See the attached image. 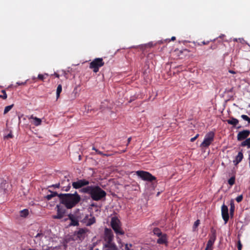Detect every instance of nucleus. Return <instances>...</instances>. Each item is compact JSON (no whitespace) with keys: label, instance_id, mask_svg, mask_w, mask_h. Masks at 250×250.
<instances>
[{"label":"nucleus","instance_id":"f257e3e1","mask_svg":"<svg viewBox=\"0 0 250 250\" xmlns=\"http://www.w3.org/2000/svg\"><path fill=\"white\" fill-rule=\"evenodd\" d=\"M60 203L67 209H71L76 206L81 200V196L75 191L74 193H60L58 195Z\"/></svg>","mask_w":250,"mask_h":250},{"label":"nucleus","instance_id":"f03ea898","mask_svg":"<svg viewBox=\"0 0 250 250\" xmlns=\"http://www.w3.org/2000/svg\"><path fill=\"white\" fill-rule=\"evenodd\" d=\"M82 193L88 194L91 199L96 201L101 200L106 196V192L98 186H88L80 190Z\"/></svg>","mask_w":250,"mask_h":250},{"label":"nucleus","instance_id":"7ed1b4c3","mask_svg":"<svg viewBox=\"0 0 250 250\" xmlns=\"http://www.w3.org/2000/svg\"><path fill=\"white\" fill-rule=\"evenodd\" d=\"M104 65V62L102 58H96L89 63V68L91 69L94 73H97L99 68Z\"/></svg>","mask_w":250,"mask_h":250},{"label":"nucleus","instance_id":"20e7f679","mask_svg":"<svg viewBox=\"0 0 250 250\" xmlns=\"http://www.w3.org/2000/svg\"><path fill=\"white\" fill-rule=\"evenodd\" d=\"M215 134L213 131L207 133L204 138L203 142L200 145L202 148H208L214 141Z\"/></svg>","mask_w":250,"mask_h":250},{"label":"nucleus","instance_id":"39448f33","mask_svg":"<svg viewBox=\"0 0 250 250\" xmlns=\"http://www.w3.org/2000/svg\"><path fill=\"white\" fill-rule=\"evenodd\" d=\"M136 174L144 181L151 182L156 180V178L147 171L138 170L136 171Z\"/></svg>","mask_w":250,"mask_h":250},{"label":"nucleus","instance_id":"423d86ee","mask_svg":"<svg viewBox=\"0 0 250 250\" xmlns=\"http://www.w3.org/2000/svg\"><path fill=\"white\" fill-rule=\"evenodd\" d=\"M120 220L116 217H112L111 221V226L117 235H123L124 231L121 229Z\"/></svg>","mask_w":250,"mask_h":250},{"label":"nucleus","instance_id":"0eeeda50","mask_svg":"<svg viewBox=\"0 0 250 250\" xmlns=\"http://www.w3.org/2000/svg\"><path fill=\"white\" fill-rule=\"evenodd\" d=\"M89 182L84 179L78 180L76 182H73L72 183V186L75 189H79L84 188V187L88 186Z\"/></svg>","mask_w":250,"mask_h":250},{"label":"nucleus","instance_id":"6e6552de","mask_svg":"<svg viewBox=\"0 0 250 250\" xmlns=\"http://www.w3.org/2000/svg\"><path fill=\"white\" fill-rule=\"evenodd\" d=\"M87 230L86 229H79L78 230L74 233V239L76 240H83L85 238Z\"/></svg>","mask_w":250,"mask_h":250},{"label":"nucleus","instance_id":"1a4fd4ad","mask_svg":"<svg viewBox=\"0 0 250 250\" xmlns=\"http://www.w3.org/2000/svg\"><path fill=\"white\" fill-rule=\"evenodd\" d=\"M211 234L209 235V239L208 241L206 248L210 249V250H212V246L216 238V230L212 229L211 230Z\"/></svg>","mask_w":250,"mask_h":250},{"label":"nucleus","instance_id":"9d476101","mask_svg":"<svg viewBox=\"0 0 250 250\" xmlns=\"http://www.w3.org/2000/svg\"><path fill=\"white\" fill-rule=\"evenodd\" d=\"M61 189L63 191H69L71 188V183L68 178L65 177L61 182Z\"/></svg>","mask_w":250,"mask_h":250},{"label":"nucleus","instance_id":"9b49d317","mask_svg":"<svg viewBox=\"0 0 250 250\" xmlns=\"http://www.w3.org/2000/svg\"><path fill=\"white\" fill-rule=\"evenodd\" d=\"M114 235L111 229L105 228L104 229V241L105 243L113 241Z\"/></svg>","mask_w":250,"mask_h":250},{"label":"nucleus","instance_id":"f8f14e48","mask_svg":"<svg viewBox=\"0 0 250 250\" xmlns=\"http://www.w3.org/2000/svg\"><path fill=\"white\" fill-rule=\"evenodd\" d=\"M221 213L222 218L225 222V223L226 224L229 219V215L228 213V207L225 204H223L222 206Z\"/></svg>","mask_w":250,"mask_h":250},{"label":"nucleus","instance_id":"ddd939ff","mask_svg":"<svg viewBox=\"0 0 250 250\" xmlns=\"http://www.w3.org/2000/svg\"><path fill=\"white\" fill-rule=\"evenodd\" d=\"M250 135V131L249 130H243L237 134V139L238 141L246 140Z\"/></svg>","mask_w":250,"mask_h":250},{"label":"nucleus","instance_id":"4468645a","mask_svg":"<svg viewBox=\"0 0 250 250\" xmlns=\"http://www.w3.org/2000/svg\"><path fill=\"white\" fill-rule=\"evenodd\" d=\"M56 208L57 209V215L53 216V218L54 219H61L63 217L64 214L65 213V210L60 205H57Z\"/></svg>","mask_w":250,"mask_h":250},{"label":"nucleus","instance_id":"2eb2a0df","mask_svg":"<svg viewBox=\"0 0 250 250\" xmlns=\"http://www.w3.org/2000/svg\"><path fill=\"white\" fill-rule=\"evenodd\" d=\"M8 185L6 180L0 179V193L4 194Z\"/></svg>","mask_w":250,"mask_h":250},{"label":"nucleus","instance_id":"dca6fc26","mask_svg":"<svg viewBox=\"0 0 250 250\" xmlns=\"http://www.w3.org/2000/svg\"><path fill=\"white\" fill-rule=\"evenodd\" d=\"M104 247L106 249V250H117L118 248L115 244L112 242L106 243L104 244Z\"/></svg>","mask_w":250,"mask_h":250},{"label":"nucleus","instance_id":"f3484780","mask_svg":"<svg viewBox=\"0 0 250 250\" xmlns=\"http://www.w3.org/2000/svg\"><path fill=\"white\" fill-rule=\"evenodd\" d=\"M243 158V154L242 151L238 152L237 155L235 157V160H233V162L234 165H237L239 163L241 162Z\"/></svg>","mask_w":250,"mask_h":250},{"label":"nucleus","instance_id":"a211bd4d","mask_svg":"<svg viewBox=\"0 0 250 250\" xmlns=\"http://www.w3.org/2000/svg\"><path fill=\"white\" fill-rule=\"evenodd\" d=\"M68 217L71 221V223L70 224V226H78L79 225V222L78 219L75 218L73 215L70 214L68 215Z\"/></svg>","mask_w":250,"mask_h":250},{"label":"nucleus","instance_id":"6ab92c4d","mask_svg":"<svg viewBox=\"0 0 250 250\" xmlns=\"http://www.w3.org/2000/svg\"><path fill=\"white\" fill-rule=\"evenodd\" d=\"M89 216L90 215H89L88 214L83 213L81 215L78 216V218L81 222L86 225L87 221L88 220V219Z\"/></svg>","mask_w":250,"mask_h":250},{"label":"nucleus","instance_id":"aec40b11","mask_svg":"<svg viewBox=\"0 0 250 250\" xmlns=\"http://www.w3.org/2000/svg\"><path fill=\"white\" fill-rule=\"evenodd\" d=\"M226 121L228 124L232 125L233 126H236V125L239 123L238 120L234 118L233 117H230V119L227 120Z\"/></svg>","mask_w":250,"mask_h":250},{"label":"nucleus","instance_id":"412c9836","mask_svg":"<svg viewBox=\"0 0 250 250\" xmlns=\"http://www.w3.org/2000/svg\"><path fill=\"white\" fill-rule=\"evenodd\" d=\"M157 239V243L159 244H164L167 242V235L164 234Z\"/></svg>","mask_w":250,"mask_h":250},{"label":"nucleus","instance_id":"4be33fe9","mask_svg":"<svg viewBox=\"0 0 250 250\" xmlns=\"http://www.w3.org/2000/svg\"><path fill=\"white\" fill-rule=\"evenodd\" d=\"M49 191L51 192V194H48L45 197V198L46 200L49 201V200H50L54 197H55L57 196L58 197V195H59V194H58L57 192L51 191L50 190H49Z\"/></svg>","mask_w":250,"mask_h":250},{"label":"nucleus","instance_id":"5701e85b","mask_svg":"<svg viewBox=\"0 0 250 250\" xmlns=\"http://www.w3.org/2000/svg\"><path fill=\"white\" fill-rule=\"evenodd\" d=\"M30 119H32L34 120L33 124L36 126H38L41 124L42 120L41 119L34 117L33 115L31 116Z\"/></svg>","mask_w":250,"mask_h":250},{"label":"nucleus","instance_id":"b1692460","mask_svg":"<svg viewBox=\"0 0 250 250\" xmlns=\"http://www.w3.org/2000/svg\"><path fill=\"white\" fill-rule=\"evenodd\" d=\"M95 217L93 216L92 215H90V216L89 217L88 220L87 221L86 226H89L94 223H95Z\"/></svg>","mask_w":250,"mask_h":250},{"label":"nucleus","instance_id":"393cba45","mask_svg":"<svg viewBox=\"0 0 250 250\" xmlns=\"http://www.w3.org/2000/svg\"><path fill=\"white\" fill-rule=\"evenodd\" d=\"M241 146H247V148H250V138H247L244 141H243L241 144Z\"/></svg>","mask_w":250,"mask_h":250},{"label":"nucleus","instance_id":"a878e982","mask_svg":"<svg viewBox=\"0 0 250 250\" xmlns=\"http://www.w3.org/2000/svg\"><path fill=\"white\" fill-rule=\"evenodd\" d=\"M62 91V86L61 84H59L57 86V90H56V97L57 99H58L60 96V93Z\"/></svg>","mask_w":250,"mask_h":250},{"label":"nucleus","instance_id":"bb28decb","mask_svg":"<svg viewBox=\"0 0 250 250\" xmlns=\"http://www.w3.org/2000/svg\"><path fill=\"white\" fill-rule=\"evenodd\" d=\"M153 232L154 234L157 235L158 237H160L161 235H163L161 230L158 228H154L153 230Z\"/></svg>","mask_w":250,"mask_h":250},{"label":"nucleus","instance_id":"cd10ccee","mask_svg":"<svg viewBox=\"0 0 250 250\" xmlns=\"http://www.w3.org/2000/svg\"><path fill=\"white\" fill-rule=\"evenodd\" d=\"M230 205V215L231 216H233L235 208L234 204L233 201H231Z\"/></svg>","mask_w":250,"mask_h":250},{"label":"nucleus","instance_id":"c85d7f7f","mask_svg":"<svg viewBox=\"0 0 250 250\" xmlns=\"http://www.w3.org/2000/svg\"><path fill=\"white\" fill-rule=\"evenodd\" d=\"M29 211L27 209H24L20 211V215L21 217H26L28 215Z\"/></svg>","mask_w":250,"mask_h":250},{"label":"nucleus","instance_id":"c756f323","mask_svg":"<svg viewBox=\"0 0 250 250\" xmlns=\"http://www.w3.org/2000/svg\"><path fill=\"white\" fill-rule=\"evenodd\" d=\"M14 106V104L6 106L4 108L3 114H7Z\"/></svg>","mask_w":250,"mask_h":250},{"label":"nucleus","instance_id":"7c9ffc66","mask_svg":"<svg viewBox=\"0 0 250 250\" xmlns=\"http://www.w3.org/2000/svg\"><path fill=\"white\" fill-rule=\"evenodd\" d=\"M235 178L234 176H232L230 178H229L228 180V183L229 185L230 186H232L235 183Z\"/></svg>","mask_w":250,"mask_h":250},{"label":"nucleus","instance_id":"2f4dec72","mask_svg":"<svg viewBox=\"0 0 250 250\" xmlns=\"http://www.w3.org/2000/svg\"><path fill=\"white\" fill-rule=\"evenodd\" d=\"M241 117L243 120L248 121L249 124H250V118H249L247 115H242L241 116Z\"/></svg>","mask_w":250,"mask_h":250},{"label":"nucleus","instance_id":"473e14b6","mask_svg":"<svg viewBox=\"0 0 250 250\" xmlns=\"http://www.w3.org/2000/svg\"><path fill=\"white\" fill-rule=\"evenodd\" d=\"M44 235V234L42 232L41 230H40V231L37 234V235L35 236V237L36 238H37L38 237L42 238ZM41 240V239H40V240Z\"/></svg>","mask_w":250,"mask_h":250},{"label":"nucleus","instance_id":"72a5a7b5","mask_svg":"<svg viewBox=\"0 0 250 250\" xmlns=\"http://www.w3.org/2000/svg\"><path fill=\"white\" fill-rule=\"evenodd\" d=\"M44 75L48 76V74H46V73L44 74V75H42V74H39V75H38V78L39 80H41V81H43L44 80Z\"/></svg>","mask_w":250,"mask_h":250},{"label":"nucleus","instance_id":"f704fd0d","mask_svg":"<svg viewBox=\"0 0 250 250\" xmlns=\"http://www.w3.org/2000/svg\"><path fill=\"white\" fill-rule=\"evenodd\" d=\"M92 149L95 150L96 152L98 154H100L101 155H102V156H106L107 155L106 154H105L103 153L102 151H99V150L97 149L95 147H92Z\"/></svg>","mask_w":250,"mask_h":250},{"label":"nucleus","instance_id":"c9c22d12","mask_svg":"<svg viewBox=\"0 0 250 250\" xmlns=\"http://www.w3.org/2000/svg\"><path fill=\"white\" fill-rule=\"evenodd\" d=\"M1 93L3 94L2 95V97H3V100H5L7 98V95L6 93V91L5 90H1Z\"/></svg>","mask_w":250,"mask_h":250},{"label":"nucleus","instance_id":"e433bc0d","mask_svg":"<svg viewBox=\"0 0 250 250\" xmlns=\"http://www.w3.org/2000/svg\"><path fill=\"white\" fill-rule=\"evenodd\" d=\"M243 195H239L238 196H237L236 198V201L238 202V203H239L240 202H241L243 200Z\"/></svg>","mask_w":250,"mask_h":250},{"label":"nucleus","instance_id":"4c0bfd02","mask_svg":"<svg viewBox=\"0 0 250 250\" xmlns=\"http://www.w3.org/2000/svg\"><path fill=\"white\" fill-rule=\"evenodd\" d=\"M242 245L241 244L240 240H239L237 243L238 250H242Z\"/></svg>","mask_w":250,"mask_h":250},{"label":"nucleus","instance_id":"58836bf2","mask_svg":"<svg viewBox=\"0 0 250 250\" xmlns=\"http://www.w3.org/2000/svg\"><path fill=\"white\" fill-rule=\"evenodd\" d=\"M200 224V220H197L194 223L193 228H197Z\"/></svg>","mask_w":250,"mask_h":250},{"label":"nucleus","instance_id":"ea45409f","mask_svg":"<svg viewBox=\"0 0 250 250\" xmlns=\"http://www.w3.org/2000/svg\"><path fill=\"white\" fill-rule=\"evenodd\" d=\"M51 187H54L55 188H61V183L60 182L58 184L53 185Z\"/></svg>","mask_w":250,"mask_h":250},{"label":"nucleus","instance_id":"a19ab883","mask_svg":"<svg viewBox=\"0 0 250 250\" xmlns=\"http://www.w3.org/2000/svg\"><path fill=\"white\" fill-rule=\"evenodd\" d=\"M198 136H199V134H196L195 137L191 138L190 139V142H193L198 137Z\"/></svg>","mask_w":250,"mask_h":250},{"label":"nucleus","instance_id":"79ce46f5","mask_svg":"<svg viewBox=\"0 0 250 250\" xmlns=\"http://www.w3.org/2000/svg\"><path fill=\"white\" fill-rule=\"evenodd\" d=\"M12 137H13V135L12 134V133L11 132L10 133H9L7 135L5 136V138H7V139L12 138Z\"/></svg>","mask_w":250,"mask_h":250},{"label":"nucleus","instance_id":"37998d69","mask_svg":"<svg viewBox=\"0 0 250 250\" xmlns=\"http://www.w3.org/2000/svg\"><path fill=\"white\" fill-rule=\"evenodd\" d=\"M26 83V82H21V83H20V82H17V84H18V85H24Z\"/></svg>","mask_w":250,"mask_h":250},{"label":"nucleus","instance_id":"c03bdc74","mask_svg":"<svg viewBox=\"0 0 250 250\" xmlns=\"http://www.w3.org/2000/svg\"><path fill=\"white\" fill-rule=\"evenodd\" d=\"M208 43H209V42H208H208H205V41H203V42H202V44H203V45H206V44H208Z\"/></svg>","mask_w":250,"mask_h":250},{"label":"nucleus","instance_id":"a18cd8bd","mask_svg":"<svg viewBox=\"0 0 250 250\" xmlns=\"http://www.w3.org/2000/svg\"><path fill=\"white\" fill-rule=\"evenodd\" d=\"M175 39H176V38H175V37H172V38H171V39H170V40H169L168 42H170V41H175Z\"/></svg>","mask_w":250,"mask_h":250},{"label":"nucleus","instance_id":"49530a36","mask_svg":"<svg viewBox=\"0 0 250 250\" xmlns=\"http://www.w3.org/2000/svg\"><path fill=\"white\" fill-rule=\"evenodd\" d=\"M54 75L55 76V77L58 78H59L60 77V75L58 73H54Z\"/></svg>","mask_w":250,"mask_h":250},{"label":"nucleus","instance_id":"de8ad7c7","mask_svg":"<svg viewBox=\"0 0 250 250\" xmlns=\"http://www.w3.org/2000/svg\"><path fill=\"white\" fill-rule=\"evenodd\" d=\"M229 72L230 73H231V74H235V72L233 70H229Z\"/></svg>","mask_w":250,"mask_h":250},{"label":"nucleus","instance_id":"09e8293b","mask_svg":"<svg viewBox=\"0 0 250 250\" xmlns=\"http://www.w3.org/2000/svg\"><path fill=\"white\" fill-rule=\"evenodd\" d=\"M131 140V137H129L127 139V145L130 142Z\"/></svg>","mask_w":250,"mask_h":250},{"label":"nucleus","instance_id":"8fccbe9b","mask_svg":"<svg viewBox=\"0 0 250 250\" xmlns=\"http://www.w3.org/2000/svg\"><path fill=\"white\" fill-rule=\"evenodd\" d=\"M249 165L250 166V155H249Z\"/></svg>","mask_w":250,"mask_h":250},{"label":"nucleus","instance_id":"3c124183","mask_svg":"<svg viewBox=\"0 0 250 250\" xmlns=\"http://www.w3.org/2000/svg\"><path fill=\"white\" fill-rule=\"evenodd\" d=\"M241 127H242L241 126H239L237 127V128L239 129V128H241Z\"/></svg>","mask_w":250,"mask_h":250},{"label":"nucleus","instance_id":"603ef678","mask_svg":"<svg viewBox=\"0 0 250 250\" xmlns=\"http://www.w3.org/2000/svg\"><path fill=\"white\" fill-rule=\"evenodd\" d=\"M28 250H36V249H29Z\"/></svg>","mask_w":250,"mask_h":250},{"label":"nucleus","instance_id":"864d4df0","mask_svg":"<svg viewBox=\"0 0 250 250\" xmlns=\"http://www.w3.org/2000/svg\"><path fill=\"white\" fill-rule=\"evenodd\" d=\"M0 98H2L3 99V97H2V95H0Z\"/></svg>","mask_w":250,"mask_h":250},{"label":"nucleus","instance_id":"5fc2aeb1","mask_svg":"<svg viewBox=\"0 0 250 250\" xmlns=\"http://www.w3.org/2000/svg\"><path fill=\"white\" fill-rule=\"evenodd\" d=\"M205 250H210V249H207V248H206Z\"/></svg>","mask_w":250,"mask_h":250}]
</instances>
